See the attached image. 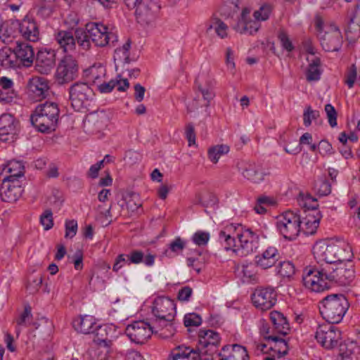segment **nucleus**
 <instances>
[{
	"mask_svg": "<svg viewBox=\"0 0 360 360\" xmlns=\"http://www.w3.org/2000/svg\"><path fill=\"white\" fill-rule=\"evenodd\" d=\"M229 152V147L227 145H216L210 147L207 151L209 160L214 164L218 162L219 158Z\"/></svg>",
	"mask_w": 360,
	"mask_h": 360,
	"instance_id": "42",
	"label": "nucleus"
},
{
	"mask_svg": "<svg viewBox=\"0 0 360 360\" xmlns=\"http://www.w3.org/2000/svg\"><path fill=\"white\" fill-rule=\"evenodd\" d=\"M42 283V276L41 275L35 276L32 280H30L27 285V290L30 293H35L41 287Z\"/></svg>",
	"mask_w": 360,
	"mask_h": 360,
	"instance_id": "58",
	"label": "nucleus"
},
{
	"mask_svg": "<svg viewBox=\"0 0 360 360\" xmlns=\"http://www.w3.org/2000/svg\"><path fill=\"white\" fill-rule=\"evenodd\" d=\"M347 39L349 44L356 42L355 37L360 34V19L358 18L357 13L351 18L346 31Z\"/></svg>",
	"mask_w": 360,
	"mask_h": 360,
	"instance_id": "40",
	"label": "nucleus"
},
{
	"mask_svg": "<svg viewBox=\"0 0 360 360\" xmlns=\"http://www.w3.org/2000/svg\"><path fill=\"white\" fill-rule=\"evenodd\" d=\"M105 68L101 64H95L86 70V75L94 84L100 83L105 76Z\"/></svg>",
	"mask_w": 360,
	"mask_h": 360,
	"instance_id": "39",
	"label": "nucleus"
},
{
	"mask_svg": "<svg viewBox=\"0 0 360 360\" xmlns=\"http://www.w3.org/2000/svg\"><path fill=\"white\" fill-rule=\"evenodd\" d=\"M108 330H110V328L108 326H101L97 324L96 330L94 333H95L94 342L98 345L111 346L112 340L108 337Z\"/></svg>",
	"mask_w": 360,
	"mask_h": 360,
	"instance_id": "41",
	"label": "nucleus"
},
{
	"mask_svg": "<svg viewBox=\"0 0 360 360\" xmlns=\"http://www.w3.org/2000/svg\"><path fill=\"white\" fill-rule=\"evenodd\" d=\"M295 266L289 261L281 262L278 268V274L282 277L290 278L295 274Z\"/></svg>",
	"mask_w": 360,
	"mask_h": 360,
	"instance_id": "44",
	"label": "nucleus"
},
{
	"mask_svg": "<svg viewBox=\"0 0 360 360\" xmlns=\"http://www.w3.org/2000/svg\"><path fill=\"white\" fill-rule=\"evenodd\" d=\"M78 66L76 60L70 55H66L58 64L56 79L60 84L70 82L77 76Z\"/></svg>",
	"mask_w": 360,
	"mask_h": 360,
	"instance_id": "17",
	"label": "nucleus"
},
{
	"mask_svg": "<svg viewBox=\"0 0 360 360\" xmlns=\"http://www.w3.org/2000/svg\"><path fill=\"white\" fill-rule=\"evenodd\" d=\"M322 214L319 211L307 213L301 220V231L305 235H313L316 232Z\"/></svg>",
	"mask_w": 360,
	"mask_h": 360,
	"instance_id": "30",
	"label": "nucleus"
},
{
	"mask_svg": "<svg viewBox=\"0 0 360 360\" xmlns=\"http://www.w3.org/2000/svg\"><path fill=\"white\" fill-rule=\"evenodd\" d=\"M269 333V332L267 330L266 334ZM264 339L267 341V343L259 344L257 346L258 349L264 353H267L269 350L272 352V354L266 356L264 360H276V356L280 359L287 354L288 346L286 341L283 338L272 333L271 335H264Z\"/></svg>",
	"mask_w": 360,
	"mask_h": 360,
	"instance_id": "11",
	"label": "nucleus"
},
{
	"mask_svg": "<svg viewBox=\"0 0 360 360\" xmlns=\"http://www.w3.org/2000/svg\"><path fill=\"white\" fill-rule=\"evenodd\" d=\"M0 39L4 44H11L13 42V31L9 27V23H6L0 30Z\"/></svg>",
	"mask_w": 360,
	"mask_h": 360,
	"instance_id": "52",
	"label": "nucleus"
},
{
	"mask_svg": "<svg viewBox=\"0 0 360 360\" xmlns=\"http://www.w3.org/2000/svg\"><path fill=\"white\" fill-rule=\"evenodd\" d=\"M342 357L343 360H360V347L356 343L351 342L347 345Z\"/></svg>",
	"mask_w": 360,
	"mask_h": 360,
	"instance_id": "43",
	"label": "nucleus"
},
{
	"mask_svg": "<svg viewBox=\"0 0 360 360\" xmlns=\"http://www.w3.org/2000/svg\"><path fill=\"white\" fill-rule=\"evenodd\" d=\"M210 239V234L207 232L199 231L193 234L192 240L198 246L205 245Z\"/></svg>",
	"mask_w": 360,
	"mask_h": 360,
	"instance_id": "53",
	"label": "nucleus"
},
{
	"mask_svg": "<svg viewBox=\"0 0 360 360\" xmlns=\"http://www.w3.org/2000/svg\"><path fill=\"white\" fill-rule=\"evenodd\" d=\"M55 51L47 46H42L36 56V69L43 75H49L55 65Z\"/></svg>",
	"mask_w": 360,
	"mask_h": 360,
	"instance_id": "20",
	"label": "nucleus"
},
{
	"mask_svg": "<svg viewBox=\"0 0 360 360\" xmlns=\"http://www.w3.org/2000/svg\"><path fill=\"white\" fill-rule=\"evenodd\" d=\"M129 264H140L143 260V253L139 250H134L128 255Z\"/></svg>",
	"mask_w": 360,
	"mask_h": 360,
	"instance_id": "64",
	"label": "nucleus"
},
{
	"mask_svg": "<svg viewBox=\"0 0 360 360\" xmlns=\"http://www.w3.org/2000/svg\"><path fill=\"white\" fill-rule=\"evenodd\" d=\"M153 333V327L145 321H134L125 329V333L130 340L136 344L145 343Z\"/></svg>",
	"mask_w": 360,
	"mask_h": 360,
	"instance_id": "15",
	"label": "nucleus"
},
{
	"mask_svg": "<svg viewBox=\"0 0 360 360\" xmlns=\"http://www.w3.org/2000/svg\"><path fill=\"white\" fill-rule=\"evenodd\" d=\"M18 25L20 32L25 39L33 43L38 41L39 32L33 18L25 16Z\"/></svg>",
	"mask_w": 360,
	"mask_h": 360,
	"instance_id": "26",
	"label": "nucleus"
},
{
	"mask_svg": "<svg viewBox=\"0 0 360 360\" xmlns=\"http://www.w3.org/2000/svg\"><path fill=\"white\" fill-rule=\"evenodd\" d=\"M124 200L127 202V206L128 209L131 210V211L137 210V208L141 205L139 195L136 193H127L124 195Z\"/></svg>",
	"mask_w": 360,
	"mask_h": 360,
	"instance_id": "48",
	"label": "nucleus"
},
{
	"mask_svg": "<svg viewBox=\"0 0 360 360\" xmlns=\"http://www.w3.org/2000/svg\"><path fill=\"white\" fill-rule=\"evenodd\" d=\"M97 323L94 316L89 315L80 316L72 321L74 328L82 333L89 334L94 333Z\"/></svg>",
	"mask_w": 360,
	"mask_h": 360,
	"instance_id": "31",
	"label": "nucleus"
},
{
	"mask_svg": "<svg viewBox=\"0 0 360 360\" xmlns=\"http://www.w3.org/2000/svg\"><path fill=\"white\" fill-rule=\"evenodd\" d=\"M222 352L219 354V360H249L245 347L239 345H226L222 348Z\"/></svg>",
	"mask_w": 360,
	"mask_h": 360,
	"instance_id": "29",
	"label": "nucleus"
},
{
	"mask_svg": "<svg viewBox=\"0 0 360 360\" xmlns=\"http://www.w3.org/2000/svg\"><path fill=\"white\" fill-rule=\"evenodd\" d=\"M189 347L184 345L178 346L171 352V355L174 358H180L183 360H186L188 358V354L190 353Z\"/></svg>",
	"mask_w": 360,
	"mask_h": 360,
	"instance_id": "57",
	"label": "nucleus"
},
{
	"mask_svg": "<svg viewBox=\"0 0 360 360\" xmlns=\"http://www.w3.org/2000/svg\"><path fill=\"white\" fill-rule=\"evenodd\" d=\"M111 346L98 345L91 347L87 352V355L91 360H107Z\"/></svg>",
	"mask_w": 360,
	"mask_h": 360,
	"instance_id": "38",
	"label": "nucleus"
},
{
	"mask_svg": "<svg viewBox=\"0 0 360 360\" xmlns=\"http://www.w3.org/2000/svg\"><path fill=\"white\" fill-rule=\"evenodd\" d=\"M70 100L72 106L79 110L84 105L94 97V91L85 82H76L69 89Z\"/></svg>",
	"mask_w": 360,
	"mask_h": 360,
	"instance_id": "14",
	"label": "nucleus"
},
{
	"mask_svg": "<svg viewBox=\"0 0 360 360\" xmlns=\"http://www.w3.org/2000/svg\"><path fill=\"white\" fill-rule=\"evenodd\" d=\"M18 122L11 114H3L0 117V137L2 140L7 141L4 136H13L17 131Z\"/></svg>",
	"mask_w": 360,
	"mask_h": 360,
	"instance_id": "32",
	"label": "nucleus"
},
{
	"mask_svg": "<svg viewBox=\"0 0 360 360\" xmlns=\"http://www.w3.org/2000/svg\"><path fill=\"white\" fill-rule=\"evenodd\" d=\"M107 117L103 112H93L86 115L83 127L86 133L97 134L106 126Z\"/></svg>",
	"mask_w": 360,
	"mask_h": 360,
	"instance_id": "24",
	"label": "nucleus"
},
{
	"mask_svg": "<svg viewBox=\"0 0 360 360\" xmlns=\"http://www.w3.org/2000/svg\"><path fill=\"white\" fill-rule=\"evenodd\" d=\"M313 254L318 262L330 265L338 262L349 261L353 257L352 248L345 243L319 241L313 247Z\"/></svg>",
	"mask_w": 360,
	"mask_h": 360,
	"instance_id": "4",
	"label": "nucleus"
},
{
	"mask_svg": "<svg viewBox=\"0 0 360 360\" xmlns=\"http://www.w3.org/2000/svg\"><path fill=\"white\" fill-rule=\"evenodd\" d=\"M202 323V318L195 313H188L184 316V323L186 327H197Z\"/></svg>",
	"mask_w": 360,
	"mask_h": 360,
	"instance_id": "49",
	"label": "nucleus"
},
{
	"mask_svg": "<svg viewBox=\"0 0 360 360\" xmlns=\"http://www.w3.org/2000/svg\"><path fill=\"white\" fill-rule=\"evenodd\" d=\"M316 186L317 191L321 195H327L331 192V186L329 181L325 179L319 181Z\"/></svg>",
	"mask_w": 360,
	"mask_h": 360,
	"instance_id": "59",
	"label": "nucleus"
},
{
	"mask_svg": "<svg viewBox=\"0 0 360 360\" xmlns=\"http://www.w3.org/2000/svg\"><path fill=\"white\" fill-rule=\"evenodd\" d=\"M198 338V345L201 352L212 355L217 351L220 342V337L218 333L212 330L200 329Z\"/></svg>",
	"mask_w": 360,
	"mask_h": 360,
	"instance_id": "21",
	"label": "nucleus"
},
{
	"mask_svg": "<svg viewBox=\"0 0 360 360\" xmlns=\"http://www.w3.org/2000/svg\"><path fill=\"white\" fill-rule=\"evenodd\" d=\"M219 240L225 250H232L241 257L252 253L259 247L258 236L250 229H244L240 224L226 226L219 232Z\"/></svg>",
	"mask_w": 360,
	"mask_h": 360,
	"instance_id": "3",
	"label": "nucleus"
},
{
	"mask_svg": "<svg viewBox=\"0 0 360 360\" xmlns=\"http://www.w3.org/2000/svg\"><path fill=\"white\" fill-rule=\"evenodd\" d=\"M325 112L330 127H335L337 125V112L335 108L331 104H326L325 105Z\"/></svg>",
	"mask_w": 360,
	"mask_h": 360,
	"instance_id": "56",
	"label": "nucleus"
},
{
	"mask_svg": "<svg viewBox=\"0 0 360 360\" xmlns=\"http://www.w3.org/2000/svg\"><path fill=\"white\" fill-rule=\"evenodd\" d=\"M60 110L58 103L46 101L37 105L30 120L32 125L43 133H49L56 129Z\"/></svg>",
	"mask_w": 360,
	"mask_h": 360,
	"instance_id": "6",
	"label": "nucleus"
},
{
	"mask_svg": "<svg viewBox=\"0 0 360 360\" xmlns=\"http://www.w3.org/2000/svg\"><path fill=\"white\" fill-rule=\"evenodd\" d=\"M65 237L67 238H72L77 231V222L76 220H67L65 224Z\"/></svg>",
	"mask_w": 360,
	"mask_h": 360,
	"instance_id": "54",
	"label": "nucleus"
},
{
	"mask_svg": "<svg viewBox=\"0 0 360 360\" xmlns=\"http://www.w3.org/2000/svg\"><path fill=\"white\" fill-rule=\"evenodd\" d=\"M250 9L244 8L238 20L236 30L241 34H252L260 27V21L266 20L271 12V6L269 4L262 5L259 10L254 12V20L250 18Z\"/></svg>",
	"mask_w": 360,
	"mask_h": 360,
	"instance_id": "9",
	"label": "nucleus"
},
{
	"mask_svg": "<svg viewBox=\"0 0 360 360\" xmlns=\"http://www.w3.org/2000/svg\"><path fill=\"white\" fill-rule=\"evenodd\" d=\"M40 222L45 230L51 229L53 226L52 212L49 210H46L40 217Z\"/></svg>",
	"mask_w": 360,
	"mask_h": 360,
	"instance_id": "55",
	"label": "nucleus"
},
{
	"mask_svg": "<svg viewBox=\"0 0 360 360\" xmlns=\"http://www.w3.org/2000/svg\"><path fill=\"white\" fill-rule=\"evenodd\" d=\"M252 300L257 309L266 311L276 304V292L272 288H259L252 294Z\"/></svg>",
	"mask_w": 360,
	"mask_h": 360,
	"instance_id": "18",
	"label": "nucleus"
},
{
	"mask_svg": "<svg viewBox=\"0 0 360 360\" xmlns=\"http://www.w3.org/2000/svg\"><path fill=\"white\" fill-rule=\"evenodd\" d=\"M205 27L207 34L214 30L217 35L221 39L228 36V26L216 14H213L205 22Z\"/></svg>",
	"mask_w": 360,
	"mask_h": 360,
	"instance_id": "33",
	"label": "nucleus"
},
{
	"mask_svg": "<svg viewBox=\"0 0 360 360\" xmlns=\"http://www.w3.org/2000/svg\"><path fill=\"white\" fill-rule=\"evenodd\" d=\"M270 319L273 324V330L278 335H285L290 330L289 323L281 313L274 311L270 313Z\"/></svg>",
	"mask_w": 360,
	"mask_h": 360,
	"instance_id": "34",
	"label": "nucleus"
},
{
	"mask_svg": "<svg viewBox=\"0 0 360 360\" xmlns=\"http://www.w3.org/2000/svg\"><path fill=\"white\" fill-rule=\"evenodd\" d=\"M24 165L21 161L11 160L4 167L3 171L9 175L5 176L3 180H18L24 174Z\"/></svg>",
	"mask_w": 360,
	"mask_h": 360,
	"instance_id": "36",
	"label": "nucleus"
},
{
	"mask_svg": "<svg viewBox=\"0 0 360 360\" xmlns=\"http://www.w3.org/2000/svg\"><path fill=\"white\" fill-rule=\"evenodd\" d=\"M22 191L18 180H3L0 195L3 201L14 202L21 196Z\"/></svg>",
	"mask_w": 360,
	"mask_h": 360,
	"instance_id": "23",
	"label": "nucleus"
},
{
	"mask_svg": "<svg viewBox=\"0 0 360 360\" xmlns=\"http://www.w3.org/2000/svg\"><path fill=\"white\" fill-rule=\"evenodd\" d=\"M152 313L156 318L155 321L160 326L166 328L162 329L159 333L160 338L167 339L174 335L175 328L172 321L176 315V305L174 302L167 297H157L152 307Z\"/></svg>",
	"mask_w": 360,
	"mask_h": 360,
	"instance_id": "5",
	"label": "nucleus"
},
{
	"mask_svg": "<svg viewBox=\"0 0 360 360\" xmlns=\"http://www.w3.org/2000/svg\"><path fill=\"white\" fill-rule=\"evenodd\" d=\"M108 28L103 24L90 22L86 25V31L77 29L75 35L72 32L59 31L56 34V40L59 45H110L118 41V37L114 32H108Z\"/></svg>",
	"mask_w": 360,
	"mask_h": 360,
	"instance_id": "2",
	"label": "nucleus"
},
{
	"mask_svg": "<svg viewBox=\"0 0 360 360\" xmlns=\"http://www.w3.org/2000/svg\"><path fill=\"white\" fill-rule=\"evenodd\" d=\"M32 318L31 310L25 308L20 317L16 320V335L18 336L22 327L27 326Z\"/></svg>",
	"mask_w": 360,
	"mask_h": 360,
	"instance_id": "45",
	"label": "nucleus"
},
{
	"mask_svg": "<svg viewBox=\"0 0 360 360\" xmlns=\"http://www.w3.org/2000/svg\"><path fill=\"white\" fill-rule=\"evenodd\" d=\"M280 259V255L275 247H269L255 257L257 265L263 269L273 266Z\"/></svg>",
	"mask_w": 360,
	"mask_h": 360,
	"instance_id": "28",
	"label": "nucleus"
},
{
	"mask_svg": "<svg viewBox=\"0 0 360 360\" xmlns=\"http://www.w3.org/2000/svg\"><path fill=\"white\" fill-rule=\"evenodd\" d=\"M340 262L335 269L330 265L321 266H307L302 274L304 287L311 291L319 292L330 287L331 282L340 285H349L354 280V270L352 260Z\"/></svg>",
	"mask_w": 360,
	"mask_h": 360,
	"instance_id": "1",
	"label": "nucleus"
},
{
	"mask_svg": "<svg viewBox=\"0 0 360 360\" xmlns=\"http://www.w3.org/2000/svg\"><path fill=\"white\" fill-rule=\"evenodd\" d=\"M314 26L317 37L323 43L339 44L341 42V33L339 28L332 22H324L321 16H316Z\"/></svg>",
	"mask_w": 360,
	"mask_h": 360,
	"instance_id": "12",
	"label": "nucleus"
},
{
	"mask_svg": "<svg viewBox=\"0 0 360 360\" xmlns=\"http://www.w3.org/2000/svg\"><path fill=\"white\" fill-rule=\"evenodd\" d=\"M356 68L354 65H352L350 67V68L346 75V79H345V83L347 84V85L348 86L349 88L353 87L354 84L356 80Z\"/></svg>",
	"mask_w": 360,
	"mask_h": 360,
	"instance_id": "62",
	"label": "nucleus"
},
{
	"mask_svg": "<svg viewBox=\"0 0 360 360\" xmlns=\"http://www.w3.org/2000/svg\"><path fill=\"white\" fill-rule=\"evenodd\" d=\"M187 263L189 266L193 268L197 272L200 273L203 266V261L198 257H191L187 259Z\"/></svg>",
	"mask_w": 360,
	"mask_h": 360,
	"instance_id": "63",
	"label": "nucleus"
},
{
	"mask_svg": "<svg viewBox=\"0 0 360 360\" xmlns=\"http://www.w3.org/2000/svg\"><path fill=\"white\" fill-rule=\"evenodd\" d=\"M300 205L307 210L308 213H313L314 211H318L317 207L319 204L317 200L311 195H307L305 198H302L300 201Z\"/></svg>",
	"mask_w": 360,
	"mask_h": 360,
	"instance_id": "51",
	"label": "nucleus"
},
{
	"mask_svg": "<svg viewBox=\"0 0 360 360\" xmlns=\"http://www.w3.org/2000/svg\"><path fill=\"white\" fill-rule=\"evenodd\" d=\"M110 208L111 206L105 208L102 205H98L97 208L96 219L101 221L102 224H108L110 221Z\"/></svg>",
	"mask_w": 360,
	"mask_h": 360,
	"instance_id": "50",
	"label": "nucleus"
},
{
	"mask_svg": "<svg viewBox=\"0 0 360 360\" xmlns=\"http://www.w3.org/2000/svg\"><path fill=\"white\" fill-rule=\"evenodd\" d=\"M114 60L122 63H129L136 60L138 54L132 46H118L114 52Z\"/></svg>",
	"mask_w": 360,
	"mask_h": 360,
	"instance_id": "35",
	"label": "nucleus"
},
{
	"mask_svg": "<svg viewBox=\"0 0 360 360\" xmlns=\"http://www.w3.org/2000/svg\"><path fill=\"white\" fill-rule=\"evenodd\" d=\"M306 59L309 62L306 73L307 79L309 82L319 80L321 75V60L315 56L313 46H309Z\"/></svg>",
	"mask_w": 360,
	"mask_h": 360,
	"instance_id": "27",
	"label": "nucleus"
},
{
	"mask_svg": "<svg viewBox=\"0 0 360 360\" xmlns=\"http://www.w3.org/2000/svg\"><path fill=\"white\" fill-rule=\"evenodd\" d=\"M238 168L242 176L252 183H260L269 174L259 164L253 162H241Z\"/></svg>",
	"mask_w": 360,
	"mask_h": 360,
	"instance_id": "19",
	"label": "nucleus"
},
{
	"mask_svg": "<svg viewBox=\"0 0 360 360\" xmlns=\"http://www.w3.org/2000/svg\"><path fill=\"white\" fill-rule=\"evenodd\" d=\"M160 8L157 0H140L134 15L139 23L149 25L155 20Z\"/></svg>",
	"mask_w": 360,
	"mask_h": 360,
	"instance_id": "13",
	"label": "nucleus"
},
{
	"mask_svg": "<svg viewBox=\"0 0 360 360\" xmlns=\"http://www.w3.org/2000/svg\"><path fill=\"white\" fill-rule=\"evenodd\" d=\"M127 264H129L128 255H119L115 259L114 265L112 266V270L115 272H117L122 267H123Z\"/></svg>",
	"mask_w": 360,
	"mask_h": 360,
	"instance_id": "60",
	"label": "nucleus"
},
{
	"mask_svg": "<svg viewBox=\"0 0 360 360\" xmlns=\"http://www.w3.org/2000/svg\"><path fill=\"white\" fill-rule=\"evenodd\" d=\"M13 81L6 77H1L0 78V101L5 103L11 102L15 96V93L13 90Z\"/></svg>",
	"mask_w": 360,
	"mask_h": 360,
	"instance_id": "37",
	"label": "nucleus"
},
{
	"mask_svg": "<svg viewBox=\"0 0 360 360\" xmlns=\"http://www.w3.org/2000/svg\"><path fill=\"white\" fill-rule=\"evenodd\" d=\"M32 46H3L0 49V63L6 69H15L22 65L29 67L33 63Z\"/></svg>",
	"mask_w": 360,
	"mask_h": 360,
	"instance_id": "7",
	"label": "nucleus"
},
{
	"mask_svg": "<svg viewBox=\"0 0 360 360\" xmlns=\"http://www.w3.org/2000/svg\"><path fill=\"white\" fill-rule=\"evenodd\" d=\"M185 246V241H184L180 237H177L170 243L169 250H165V255L171 257L172 252L179 254L184 249Z\"/></svg>",
	"mask_w": 360,
	"mask_h": 360,
	"instance_id": "46",
	"label": "nucleus"
},
{
	"mask_svg": "<svg viewBox=\"0 0 360 360\" xmlns=\"http://www.w3.org/2000/svg\"><path fill=\"white\" fill-rule=\"evenodd\" d=\"M27 88L30 96L36 101H41L44 98L49 89L47 79L41 77H33L27 83Z\"/></svg>",
	"mask_w": 360,
	"mask_h": 360,
	"instance_id": "25",
	"label": "nucleus"
},
{
	"mask_svg": "<svg viewBox=\"0 0 360 360\" xmlns=\"http://www.w3.org/2000/svg\"><path fill=\"white\" fill-rule=\"evenodd\" d=\"M214 84V79L205 75H199L195 80V88L200 93L203 99V104L201 105L205 106L206 109L215 96Z\"/></svg>",
	"mask_w": 360,
	"mask_h": 360,
	"instance_id": "22",
	"label": "nucleus"
},
{
	"mask_svg": "<svg viewBox=\"0 0 360 360\" xmlns=\"http://www.w3.org/2000/svg\"><path fill=\"white\" fill-rule=\"evenodd\" d=\"M349 302L343 295H330L321 302L320 313L328 323H338L349 309Z\"/></svg>",
	"mask_w": 360,
	"mask_h": 360,
	"instance_id": "8",
	"label": "nucleus"
},
{
	"mask_svg": "<svg viewBox=\"0 0 360 360\" xmlns=\"http://www.w3.org/2000/svg\"><path fill=\"white\" fill-rule=\"evenodd\" d=\"M315 338L326 349H333L338 345L341 332L334 326L323 324L318 327Z\"/></svg>",
	"mask_w": 360,
	"mask_h": 360,
	"instance_id": "16",
	"label": "nucleus"
},
{
	"mask_svg": "<svg viewBox=\"0 0 360 360\" xmlns=\"http://www.w3.org/2000/svg\"><path fill=\"white\" fill-rule=\"evenodd\" d=\"M319 116V111L313 110L310 106H307L303 113V122L304 126H310L312 121L316 120Z\"/></svg>",
	"mask_w": 360,
	"mask_h": 360,
	"instance_id": "47",
	"label": "nucleus"
},
{
	"mask_svg": "<svg viewBox=\"0 0 360 360\" xmlns=\"http://www.w3.org/2000/svg\"><path fill=\"white\" fill-rule=\"evenodd\" d=\"M276 227L279 233L287 240H295L301 232L300 215L287 211L277 217Z\"/></svg>",
	"mask_w": 360,
	"mask_h": 360,
	"instance_id": "10",
	"label": "nucleus"
},
{
	"mask_svg": "<svg viewBox=\"0 0 360 360\" xmlns=\"http://www.w3.org/2000/svg\"><path fill=\"white\" fill-rule=\"evenodd\" d=\"M186 137L188 142V146L195 145V133L194 127L192 124H188L185 129Z\"/></svg>",
	"mask_w": 360,
	"mask_h": 360,
	"instance_id": "61",
	"label": "nucleus"
}]
</instances>
